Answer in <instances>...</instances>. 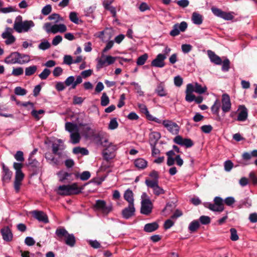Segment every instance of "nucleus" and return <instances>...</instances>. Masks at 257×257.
<instances>
[{
	"label": "nucleus",
	"mask_w": 257,
	"mask_h": 257,
	"mask_svg": "<svg viewBox=\"0 0 257 257\" xmlns=\"http://www.w3.org/2000/svg\"><path fill=\"white\" fill-rule=\"evenodd\" d=\"M69 19L70 21L75 24H79V19L77 17V14L75 12H71L69 15Z\"/></svg>",
	"instance_id": "obj_56"
},
{
	"label": "nucleus",
	"mask_w": 257,
	"mask_h": 257,
	"mask_svg": "<svg viewBox=\"0 0 257 257\" xmlns=\"http://www.w3.org/2000/svg\"><path fill=\"white\" fill-rule=\"evenodd\" d=\"M24 178V174L22 172H16L14 181V188L17 193L20 191V186Z\"/></svg>",
	"instance_id": "obj_21"
},
{
	"label": "nucleus",
	"mask_w": 257,
	"mask_h": 257,
	"mask_svg": "<svg viewBox=\"0 0 257 257\" xmlns=\"http://www.w3.org/2000/svg\"><path fill=\"white\" fill-rule=\"evenodd\" d=\"M15 93L18 95H24L27 93V90L21 87H16L15 89Z\"/></svg>",
	"instance_id": "obj_55"
},
{
	"label": "nucleus",
	"mask_w": 257,
	"mask_h": 257,
	"mask_svg": "<svg viewBox=\"0 0 257 257\" xmlns=\"http://www.w3.org/2000/svg\"><path fill=\"white\" fill-rule=\"evenodd\" d=\"M200 227V224L198 220H194L189 224L188 229L191 232L196 231Z\"/></svg>",
	"instance_id": "obj_41"
},
{
	"label": "nucleus",
	"mask_w": 257,
	"mask_h": 257,
	"mask_svg": "<svg viewBox=\"0 0 257 257\" xmlns=\"http://www.w3.org/2000/svg\"><path fill=\"white\" fill-rule=\"evenodd\" d=\"M96 8V6L95 5H93L86 8L85 10V15L87 16H91L95 11Z\"/></svg>",
	"instance_id": "obj_58"
},
{
	"label": "nucleus",
	"mask_w": 257,
	"mask_h": 257,
	"mask_svg": "<svg viewBox=\"0 0 257 257\" xmlns=\"http://www.w3.org/2000/svg\"><path fill=\"white\" fill-rule=\"evenodd\" d=\"M73 153L74 154H81L82 155H87L89 152L87 149L84 148H81L80 147H75L73 149Z\"/></svg>",
	"instance_id": "obj_40"
},
{
	"label": "nucleus",
	"mask_w": 257,
	"mask_h": 257,
	"mask_svg": "<svg viewBox=\"0 0 257 257\" xmlns=\"http://www.w3.org/2000/svg\"><path fill=\"white\" fill-rule=\"evenodd\" d=\"M224 170L227 171H230L233 168V163L230 160L226 161L224 163Z\"/></svg>",
	"instance_id": "obj_59"
},
{
	"label": "nucleus",
	"mask_w": 257,
	"mask_h": 257,
	"mask_svg": "<svg viewBox=\"0 0 257 257\" xmlns=\"http://www.w3.org/2000/svg\"><path fill=\"white\" fill-rule=\"evenodd\" d=\"M159 224L156 222L146 224L144 227V230L146 232H152L158 229Z\"/></svg>",
	"instance_id": "obj_28"
},
{
	"label": "nucleus",
	"mask_w": 257,
	"mask_h": 257,
	"mask_svg": "<svg viewBox=\"0 0 257 257\" xmlns=\"http://www.w3.org/2000/svg\"><path fill=\"white\" fill-rule=\"evenodd\" d=\"M223 200L220 197L214 198V203L206 202L204 204L205 207L215 212H222L224 210Z\"/></svg>",
	"instance_id": "obj_6"
},
{
	"label": "nucleus",
	"mask_w": 257,
	"mask_h": 257,
	"mask_svg": "<svg viewBox=\"0 0 257 257\" xmlns=\"http://www.w3.org/2000/svg\"><path fill=\"white\" fill-rule=\"evenodd\" d=\"M162 124L171 134L177 135L179 133L180 127L176 122L166 119L163 121Z\"/></svg>",
	"instance_id": "obj_10"
},
{
	"label": "nucleus",
	"mask_w": 257,
	"mask_h": 257,
	"mask_svg": "<svg viewBox=\"0 0 257 257\" xmlns=\"http://www.w3.org/2000/svg\"><path fill=\"white\" fill-rule=\"evenodd\" d=\"M239 112L236 120L239 121H245L248 116V111L244 105H240L239 107Z\"/></svg>",
	"instance_id": "obj_24"
},
{
	"label": "nucleus",
	"mask_w": 257,
	"mask_h": 257,
	"mask_svg": "<svg viewBox=\"0 0 257 257\" xmlns=\"http://www.w3.org/2000/svg\"><path fill=\"white\" fill-rule=\"evenodd\" d=\"M174 224V222L171 219H167L165 221L164 224V228L167 230L171 228Z\"/></svg>",
	"instance_id": "obj_64"
},
{
	"label": "nucleus",
	"mask_w": 257,
	"mask_h": 257,
	"mask_svg": "<svg viewBox=\"0 0 257 257\" xmlns=\"http://www.w3.org/2000/svg\"><path fill=\"white\" fill-rule=\"evenodd\" d=\"M167 58L165 55L159 54L151 62V66L156 67L162 68L165 65L164 60Z\"/></svg>",
	"instance_id": "obj_16"
},
{
	"label": "nucleus",
	"mask_w": 257,
	"mask_h": 257,
	"mask_svg": "<svg viewBox=\"0 0 257 257\" xmlns=\"http://www.w3.org/2000/svg\"><path fill=\"white\" fill-rule=\"evenodd\" d=\"M20 56V53L19 52L12 53L6 58L5 61L7 64H20V61L19 60Z\"/></svg>",
	"instance_id": "obj_23"
},
{
	"label": "nucleus",
	"mask_w": 257,
	"mask_h": 257,
	"mask_svg": "<svg viewBox=\"0 0 257 257\" xmlns=\"http://www.w3.org/2000/svg\"><path fill=\"white\" fill-rule=\"evenodd\" d=\"M52 11V7L50 5H46L42 10V14L45 16L49 15Z\"/></svg>",
	"instance_id": "obj_63"
},
{
	"label": "nucleus",
	"mask_w": 257,
	"mask_h": 257,
	"mask_svg": "<svg viewBox=\"0 0 257 257\" xmlns=\"http://www.w3.org/2000/svg\"><path fill=\"white\" fill-rule=\"evenodd\" d=\"M118 123L116 118L111 119L108 125V128L110 130H114L118 127Z\"/></svg>",
	"instance_id": "obj_53"
},
{
	"label": "nucleus",
	"mask_w": 257,
	"mask_h": 257,
	"mask_svg": "<svg viewBox=\"0 0 257 257\" xmlns=\"http://www.w3.org/2000/svg\"><path fill=\"white\" fill-rule=\"evenodd\" d=\"M192 20L195 24L200 25L202 23V16L196 12H194L192 14Z\"/></svg>",
	"instance_id": "obj_36"
},
{
	"label": "nucleus",
	"mask_w": 257,
	"mask_h": 257,
	"mask_svg": "<svg viewBox=\"0 0 257 257\" xmlns=\"http://www.w3.org/2000/svg\"><path fill=\"white\" fill-rule=\"evenodd\" d=\"M70 140L73 144L78 143L81 139L79 131L70 134Z\"/></svg>",
	"instance_id": "obj_37"
},
{
	"label": "nucleus",
	"mask_w": 257,
	"mask_h": 257,
	"mask_svg": "<svg viewBox=\"0 0 257 257\" xmlns=\"http://www.w3.org/2000/svg\"><path fill=\"white\" fill-rule=\"evenodd\" d=\"M135 211L134 204H128V206L122 210L121 214L123 218L128 219L135 215Z\"/></svg>",
	"instance_id": "obj_17"
},
{
	"label": "nucleus",
	"mask_w": 257,
	"mask_h": 257,
	"mask_svg": "<svg viewBox=\"0 0 257 257\" xmlns=\"http://www.w3.org/2000/svg\"><path fill=\"white\" fill-rule=\"evenodd\" d=\"M19 60L20 61V64H22L29 62L30 60V56L28 55L22 54L20 53Z\"/></svg>",
	"instance_id": "obj_47"
},
{
	"label": "nucleus",
	"mask_w": 257,
	"mask_h": 257,
	"mask_svg": "<svg viewBox=\"0 0 257 257\" xmlns=\"http://www.w3.org/2000/svg\"><path fill=\"white\" fill-rule=\"evenodd\" d=\"M1 165L3 168L2 181L5 183H8L12 178L13 173L4 163H2Z\"/></svg>",
	"instance_id": "obj_19"
},
{
	"label": "nucleus",
	"mask_w": 257,
	"mask_h": 257,
	"mask_svg": "<svg viewBox=\"0 0 257 257\" xmlns=\"http://www.w3.org/2000/svg\"><path fill=\"white\" fill-rule=\"evenodd\" d=\"M83 189V187H78L77 183H73L70 185H63L58 187L57 194L61 196L77 195L81 192Z\"/></svg>",
	"instance_id": "obj_1"
},
{
	"label": "nucleus",
	"mask_w": 257,
	"mask_h": 257,
	"mask_svg": "<svg viewBox=\"0 0 257 257\" xmlns=\"http://www.w3.org/2000/svg\"><path fill=\"white\" fill-rule=\"evenodd\" d=\"M155 92L157 93L158 95L161 97L166 96L167 94V93L165 89L164 85L162 82L160 83L158 85L155 89Z\"/></svg>",
	"instance_id": "obj_34"
},
{
	"label": "nucleus",
	"mask_w": 257,
	"mask_h": 257,
	"mask_svg": "<svg viewBox=\"0 0 257 257\" xmlns=\"http://www.w3.org/2000/svg\"><path fill=\"white\" fill-rule=\"evenodd\" d=\"M134 165L138 169H144L148 165V162L143 158H138L134 161Z\"/></svg>",
	"instance_id": "obj_29"
},
{
	"label": "nucleus",
	"mask_w": 257,
	"mask_h": 257,
	"mask_svg": "<svg viewBox=\"0 0 257 257\" xmlns=\"http://www.w3.org/2000/svg\"><path fill=\"white\" fill-rule=\"evenodd\" d=\"M161 138V134L157 132H153L149 135V143L150 146H156L159 140Z\"/></svg>",
	"instance_id": "obj_26"
},
{
	"label": "nucleus",
	"mask_w": 257,
	"mask_h": 257,
	"mask_svg": "<svg viewBox=\"0 0 257 257\" xmlns=\"http://www.w3.org/2000/svg\"><path fill=\"white\" fill-rule=\"evenodd\" d=\"M4 5V2L0 0V13L7 14L16 11V8L13 6H9L7 8H3Z\"/></svg>",
	"instance_id": "obj_33"
},
{
	"label": "nucleus",
	"mask_w": 257,
	"mask_h": 257,
	"mask_svg": "<svg viewBox=\"0 0 257 257\" xmlns=\"http://www.w3.org/2000/svg\"><path fill=\"white\" fill-rule=\"evenodd\" d=\"M65 243L69 246L73 247L76 243V239L73 234H68L65 238Z\"/></svg>",
	"instance_id": "obj_35"
},
{
	"label": "nucleus",
	"mask_w": 257,
	"mask_h": 257,
	"mask_svg": "<svg viewBox=\"0 0 257 257\" xmlns=\"http://www.w3.org/2000/svg\"><path fill=\"white\" fill-rule=\"evenodd\" d=\"M37 67L33 65L27 67L25 69V75L26 76H31L34 74L37 71Z\"/></svg>",
	"instance_id": "obj_45"
},
{
	"label": "nucleus",
	"mask_w": 257,
	"mask_h": 257,
	"mask_svg": "<svg viewBox=\"0 0 257 257\" xmlns=\"http://www.w3.org/2000/svg\"><path fill=\"white\" fill-rule=\"evenodd\" d=\"M14 28L12 29L10 27H7L5 31L2 34V37L4 39H6L7 38L13 36L12 34L14 32Z\"/></svg>",
	"instance_id": "obj_42"
},
{
	"label": "nucleus",
	"mask_w": 257,
	"mask_h": 257,
	"mask_svg": "<svg viewBox=\"0 0 257 257\" xmlns=\"http://www.w3.org/2000/svg\"><path fill=\"white\" fill-rule=\"evenodd\" d=\"M80 126H83L82 132L85 137L88 138L89 137H93L95 140L97 144L103 145L102 137L100 134H94L93 130H92L89 125L87 123H80L79 124Z\"/></svg>",
	"instance_id": "obj_3"
},
{
	"label": "nucleus",
	"mask_w": 257,
	"mask_h": 257,
	"mask_svg": "<svg viewBox=\"0 0 257 257\" xmlns=\"http://www.w3.org/2000/svg\"><path fill=\"white\" fill-rule=\"evenodd\" d=\"M145 183L149 188L153 189L154 194L156 196H159L165 193V190L159 186L158 180L146 179Z\"/></svg>",
	"instance_id": "obj_8"
},
{
	"label": "nucleus",
	"mask_w": 257,
	"mask_h": 257,
	"mask_svg": "<svg viewBox=\"0 0 257 257\" xmlns=\"http://www.w3.org/2000/svg\"><path fill=\"white\" fill-rule=\"evenodd\" d=\"M124 199L129 204H134V194L130 189H127L124 193Z\"/></svg>",
	"instance_id": "obj_31"
},
{
	"label": "nucleus",
	"mask_w": 257,
	"mask_h": 257,
	"mask_svg": "<svg viewBox=\"0 0 257 257\" xmlns=\"http://www.w3.org/2000/svg\"><path fill=\"white\" fill-rule=\"evenodd\" d=\"M50 73H51V71L49 69H48L47 68H45L43 71V72L39 74V77L42 80L46 79H47L48 76L50 75Z\"/></svg>",
	"instance_id": "obj_54"
},
{
	"label": "nucleus",
	"mask_w": 257,
	"mask_h": 257,
	"mask_svg": "<svg viewBox=\"0 0 257 257\" xmlns=\"http://www.w3.org/2000/svg\"><path fill=\"white\" fill-rule=\"evenodd\" d=\"M44 113V110H43V109H40L39 110H33L31 112V114L37 119H39L40 117L39 116V115L43 114Z\"/></svg>",
	"instance_id": "obj_62"
},
{
	"label": "nucleus",
	"mask_w": 257,
	"mask_h": 257,
	"mask_svg": "<svg viewBox=\"0 0 257 257\" xmlns=\"http://www.w3.org/2000/svg\"><path fill=\"white\" fill-rule=\"evenodd\" d=\"M220 107V102L218 99H216L214 104L211 107V110L213 114L218 115Z\"/></svg>",
	"instance_id": "obj_39"
},
{
	"label": "nucleus",
	"mask_w": 257,
	"mask_h": 257,
	"mask_svg": "<svg viewBox=\"0 0 257 257\" xmlns=\"http://www.w3.org/2000/svg\"><path fill=\"white\" fill-rule=\"evenodd\" d=\"M109 102V99L105 93H103L101 97V105L102 106H106Z\"/></svg>",
	"instance_id": "obj_48"
},
{
	"label": "nucleus",
	"mask_w": 257,
	"mask_h": 257,
	"mask_svg": "<svg viewBox=\"0 0 257 257\" xmlns=\"http://www.w3.org/2000/svg\"><path fill=\"white\" fill-rule=\"evenodd\" d=\"M222 68L221 69L223 71H228L230 68V62L228 59L225 58L223 61L222 60Z\"/></svg>",
	"instance_id": "obj_44"
},
{
	"label": "nucleus",
	"mask_w": 257,
	"mask_h": 257,
	"mask_svg": "<svg viewBox=\"0 0 257 257\" xmlns=\"http://www.w3.org/2000/svg\"><path fill=\"white\" fill-rule=\"evenodd\" d=\"M55 233L57 236L58 239L60 241L62 240L63 238H65L69 234L68 231L63 227L58 228L56 230Z\"/></svg>",
	"instance_id": "obj_30"
},
{
	"label": "nucleus",
	"mask_w": 257,
	"mask_h": 257,
	"mask_svg": "<svg viewBox=\"0 0 257 257\" xmlns=\"http://www.w3.org/2000/svg\"><path fill=\"white\" fill-rule=\"evenodd\" d=\"M95 210L101 212L103 215H107L112 211L113 207L111 203L107 204L103 200H97L93 205Z\"/></svg>",
	"instance_id": "obj_5"
},
{
	"label": "nucleus",
	"mask_w": 257,
	"mask_h": 257,
	"mask_svg": "<svg viewBox=\"0 0 257 257\" xmlns=\"http://www.w3.org/2000/svg\"><path fill=\"white\" fill-rule=\"evenodd\" d=\"M90 175L89 171H84L80 175V179L82 181H86L89 179Z\"/></svg>",
	"instance_id": "obj_61"
},
{
	"label": "nucleus",
	"mask_w": 257,
	"mask_h": 257,
	"mask_svg": "<svg viewBox=\"0 0 257 257\" xmlns=\"http://www.w3.org/2000/svg\"><path fill=\"white\" fill-rule=\"evenodd\" d=\"M148 58V55L147 53H145L144 54L139 57L137 61V65L139 66L144 65Z\"/></svg>",
	"instance_id": "obj_43"
},
{
	"label": "nucleus",
	"mask_w": 257,
	"mask_h": 257,
	"mask_svg": "<svg viewBox=\"0 0 257 257\" xmlns=\"http://www.w3.org/2000/svg\"><path fill=\"white\" fill-rule=\"evenodd\" d=\"M230 232L231 233L230 239L232 241H236L238 239L239 237L237 234V231L236 229L234 228H231L230 229Z\"/></svg>",
	"instance_id": "obj_51"
},
{
	"label": "nucleus",
	"mask_w": 257,
	"mask_h": 257,
	"mask_svg": "<svg viewBox=\"0 0 257 257\" xmlns=\"http://www.w3.org/2000/svg\"><path fill=\"white\" fill-rule=\"evenodd\" d=\"M65 127L66 131L70 134L79 131L78 125L76 124L70 122L65 123Z\"/></svg>",
	"instance_id": "obj_32"
},
{
	"label": "nucleus",
	"mask_w": 257,
	"mask_h": 257,
	"mask_svg": "<svg viewBox=\"0 0 257 257\" xmlns=\"http://www.w3.org/2000/svg\"><path fill=\"white\" fill-rule=\"evenodd\" d=\"M102 142L103 145L102 146L104 147H106L102 152L103 157L104 160L108 161L115 157V152L116 150V148L115 145L112 144H109L108 146L106 145L105 144L108 143L106 139H104L103 140V138H102Z\"/></svg>",
	"instance_id": "obj_4"
},
{
	"label": "nucleus",
	"mask_w": 257,
	"mask_h": 257,
	"mask_svg": "<svg viewBox=\"0 0 257 257\" xmlns=\"http://www.w3.org/2000/svg\"><path fill=\"white\" fill-rule=\"evenodd\" d=\"M252 157L257 158V150H254L252 151L250 153L248 152H244L242 154V158L243 160L246 161L245 163H242V165H249L250 163L249 162H247V161H249Z\"/></svg>",
	"instance_id": "obj_27"
},
{
	"label": "nucleus",
	"mask_w": 257,
	"mask_h": 257,
	"mask_svg": "<svg viewBox=\"0 0 257 257\" xmlns=\"http://www.w3.org/2000/svg\"><path fill=\"white\" fill-rule=\"evenodd\" d=\"M139 108H140L141 111L145 114L146 115V117L147 119L149 118V116L151 115L150 114L148 108H147L146 106L143 104H140L139 105Z\"/></svg>",
	"instance_id": "obj_50"
},
{
	"label": "nucleus",
	"mask_w": 257,
	"mask_h": 257,
	"mask_svg": "<svg viewBox=\"0 0 257 257\" xmlns=\"http://www.w3.org/2000/svg\"><path fill=\"white\" fill-rule=\"evenodd\" d=\"M92 72L91 69L83 71L80 75L77 76L76 80H82V78L86 79L92 74Z\"/></svg>",
	"instance_id": "obj_38"
},
{
	"label": "nucleus",
	"mask_w": 257,
	"mask_h": 257,
	"mask_svg": "<svg viewBox=\"0 0 257 257\" xmlns=\"http://www.w3.org/2000/svg\"><path fill=\"white\" fill-rule=\"evenodd\" d=\"M14 157L16 160L18 161L21 162L24 161V154L23 152L21 151H17Z\"/></svg>",
	"instance_id": "obj_57"
},
{
	"label": "nucleus",
	"mask_w": 257,
	"mask_h": 257,
	"mask_svg": "<svg viewBox=\"0 0 257 257\" xmlns=\"http://www.w3.org/2000/svg\"><path fill=\"white\" fill-rule=\"evenodd\" d=\"M199 221L202 224L207 225L210 223V218L208 216L202 215L199 218Z\"/></svg>",
	"instance_id": "obj_49"
},
{
	"label": "nucleus",
	"mask_w": 257,
	"mask_h": 257,
	"mask_svg": "<svg viewBox=\"0 0 257 257\" xmlns=\"http://www.w3.org/2000/svg\"><path fill=\"white\" fill-rule=\"evenodd\" d=\"M115 61V58L109 55H105L104 53L101 54V57L97 59V64L96 67L100 69L103 67L111 65Z\"/></svg>",
	"instance_id": "obj_7"
},
{
	"label": "nucleus",
	"mask_w": 257,
	"mask_h": 257,
	"mask_svg": "<svg viewBox=\"0 0 257 257\" xmlns=\"http://www.w3.org/2000/svg\"><path fill=\"white\" fill-rule=\"evenodd\" d=\"M3 239L7 242L12 240L13 234L11 229L8 226L4 227L1 230Z\"/></svg>",
	"instance_id": "obj_22"
},
{
	"label": "nucleus",
	"mask_w": 257,
	"mask_h": 257,
	"mask_svg": "<svg viewBox=\"0 0 257 257\" xmlns=\"http://www.w3.org/2000/svg\"><path fill=\"white\" fill-rule=\"evenodd\" d=\"M221 102V108L223 112L226 113L229 111L231 109V103L229 95L226 93L222 94Z\"/></svg>",
	"instance_id": "obj_15"
},
{
	"label": "nucleus",
	"mask_w": 257,
	"mask_h": 257,
	"mask_svg": "<svg viewBox=\"0 0 257 257\" xmlns=\"http://www.w3.org/2000/svg\"><path fill=\"white\" fill-rule=\"evenodd\" d=\"M57 175L59 178V181L62 183L70 182L73 180L71 178L72 173L60 171L57 173Z\"/></svg>",
	"instance_id": "obj_20"
},
{
	"label": "nucleus",
	"mask_w": 257,
	"mask_h": 257,
	"mask_svg": "<svg viewBox=\"0 0 257 257\" xmlns=\"http://www.w3.org/2000/svg\"><path fill=\"white\" fill-rule=\"evenodd\" d=\"M188 25L186 22H182L181 23L175 24L173 29L170 31V35L175 37L179 35L180 32H184L187 28Z\"/></svg>",
	"instance_id": "obj_11"
},
{
	"label": "nucleus",
	"mask_w": 257,
	"mask_h": 257,
	"mask_svg": "<svg viewBox=\"0 0 257 257\" xmlns=\"http://www.w3.org/2000/svg\"><path fill=\"white\" fill-rule=\"evenodd\" d=\"M173 141L176 144L182 146H185L187 148H190L194 145V142L192 140L188 138L184 139L179 135L175 137Z\"/></svg>",
	"instance_id": "obj_13"
},
{
	"label": "nucleus",
	"mask_w": 257,
	"mask_h": 257,
	"mask_svg": "<svg viewBox=\"0 0 257 257\" xmlns=\"http://www.w3.org/2000/svg\"><path fill=\"white\" fill-rule=\"evenodd\" d=\"M28 166L33 171V175H36L40 171V163L31 156H30L28 159Z\"/></svg>",
	"instance_id": "obj_14"
},
{
	"label": "nucleus",
	"mask_w": 257,
	"mask_h": 257,
	"mask_svg": "<svg viewBox=\"0 0 257 257\" xmlns=\"http://www.w3.org/2000/svg\"><path fill=\"white\" fill-rule=\"evenodd\" d=\"M32 214L34 217L40 222H42L44 223L49 222L48 216L43 211L34 210L32 212Z\"/></svg>",
	"instance_id": "obj_18"
},
{
	"label": "nucleus",
	"mask_w": 257,
	"mask_h": 257,
	"mask_svg": "<svg viewBox=\"0 0 257 257\" xmlns=\"http://www.w3.org/2000/svg\"><path fill=\"white\" fill-rule=\"evenodd\" d=\"M51 46L50 43L48 41H44L41 42L38 46V48L43 50L49 49Z\"/></svg>",
	"instance_id": "obj_52"
},
{
	"label": "nucleus",
	"mask_w": 257,
	"mask_h": 257,
	"mask_svg": "<svg viewBox=\"0 0 257 257\" xmlns=\"http://www.w3.org/2000/svg\"><path fill=\"white\" fill-rule=\"evenodd\" d=\"M206 90V87H202L198 83H196L195 86V92L201 94L204 93Z\"/></svg>",
	"instance_id": "obj_60"
},
{
	"label": "nucleus",
	"mask_w": 257,
	"mask_h": 257,
	"mask_svg": "<svg viewBox=\"0 0 257 257\" xmlns=\"http://www.w3.org/2000/svg\"><path fill=\"white\" fill-rule=\"evenodd\" d=\"M207 55L210 59V61L215 65H221L222 63V59L217 55L213 51L211 50L207 51Z\"/></svg>",
	"instance_id": "obj_25"
},
{
	"label": "nucleus",
	"mask_w": 257,
	"mask_h": 257,
	"mask_svg": "<svg viewBox=\"0 0 257 257\" xmlns=\"http://www.w3.org/2000/svg\"><path fill=\"white\" fill-rule=\"evenodd\" d=\"M60 150V145L56 143H54L52 145V151L53 154L60 156L62 155L61 152H59Z\"/></svg>",
	"instance_id": "obj_46"
},
{
	"label": "nucleus",
	"mask_w": 257,
	"mask_h": 257,
	"mask_svg": "<svg viewBox=\"0 0 257 257\" xmlns=\"http://www.w3.org/2000/svg\"><path fill=\"white\" fill-rule=\"evenodd\" d=\"M35 26V23L32 20L23 21L22 17H18L14 22V29L19 33L28 32Z\"/></svg>",
	"instance_id": "obj_2"
},
{
	"label": "nucleus",
	"mask_w": 257,
	"mask_h": 257,
	"mask_svg": "<svg viewBox=\"0 0 257 257\" xmlns=\"http://www.w3.org/2000/svg\"><path fill=\"white\" fill-rule=\"evenodd\" d=\"M211 11L214 15L221 18L225 20H232L234 18L233 12H223L221 10L216 7H212Z\"/></svg>",
	"instance_id": "obj_9"
},
{
	"label": "nucleus",
	"mask_w": 257,
	"mask_h": 257,
	"mask_svg": "<svg viewBox=\"0 0 257 257\" xmlns=\"http://www.w3.org/2000/svg\"><path fill=\"white\" fill-rule=\"evenodd\" d=\"M153 204L149 199H145L142 201L141 213L144 215H149L153 209Z\"/></svg>",
	"instance_id": "obj_12"
}]
</instances>
